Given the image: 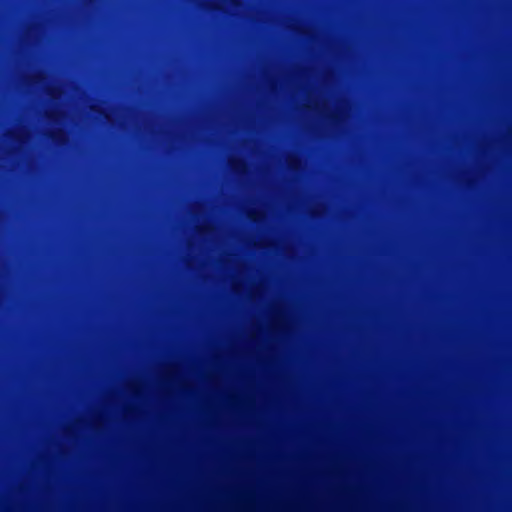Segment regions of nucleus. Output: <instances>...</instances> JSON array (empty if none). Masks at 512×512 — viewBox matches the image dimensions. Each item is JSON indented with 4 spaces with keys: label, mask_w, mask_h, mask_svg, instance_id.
<instances>
[{
    "label": "nucleus",
    "mask_w": 512,
    "mask_h": 512,
    "mask_svg": "<svg viewBox=\"0 0 512 512\" xmlns=\"http://www.w3.org/2000/svg\"><path fill=\"white\" fill-rule=\"evenodd\" d=\"M52 137L55 138L57 142H62V137L60 134H52Z\"/></svg>",
    "instance_id": "f257e3e1"
},
{
    "label": "nucleus",
    "mask_w": 512,
    "mask_h": 512,
    "mask_svg": "<svg viewBox=\"0 0 512 512\" xmlns=\"http://www.w3.org/2000/svg\"><path fill=\"white\" fill-rule=\"evenodd\" d=\"M238 164H239V162H234V163L232 164V167L236 169V167H237V165H238Z\"/></svg>",
    "instance_id": "f03ea898"
}]
</instances>
